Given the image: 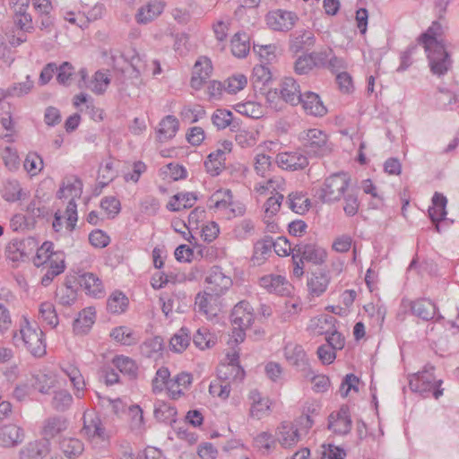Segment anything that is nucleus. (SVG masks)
<instances>
[{"mask_svg":"<svg viewBox=\"0 0 459 459\" xmlns=\"http://www.w3.org/2000/svg\"><path fill=\"white\" fill-rule=\"evenodd\" d=\"M190 341V331L186 327H182L170 338V349L175 352L180 353L187 348Z\"/></svg>","mask_w":459,"mask_h":459,"instance_id":"nucleus-40","label":"nucleus"},{"mask_svg":"<svg viewBox=\"0 0 459 459\" xmlns=\"http://www.w3.org/2000/svg\"><path fill=\"white\" fill-rule=\"evenodd\" d=\"M73 403V396L65 389L54 392L51 405L57 411H65Z\"/></svg>","mask_w":459,"mask_h":459,"instance_id":"nucleus-43","label":"nucleus"},{"mask_svg":"<svg viewBox=\"0 0 459 459\" xmlns=\"http://www.w3.org/2000/svg\"><path fill=\"white\" fill-rule=\"evenodd\" d=\"M110 79L108 77V75L100 71H98L95 73L91 90L96 94H102L106 91Z\"/></svg>","mask_w":459,"mask_h":459,"instance_id":"nucleus-62","label":"nucleus"},{"mask_svg":"<svg viewBox=\"0 0 459 459\" xmlns=\"http://www.w3.org/2000/svg\"><path fill=\"white\" fill-rule=\"evenodd\" d=\"M254 320L253 314L249 311V304L245 301L238 303L230 314V321L234 326L247 328Z\"/></svg>","mask_w":459,"mask_h":459,"instance_id":"nucleus-22","label":"nucleus"},{"mask_svg":"<svg viewBox=\"0 0 459 459\" xmlns=\"http://www.w3.org/2000/svg\"><path fill=\"white\" fill-rule=\"evenodd\" d=\"M324 260H315L314 267L310 269L307 286L308 293L313 297L321 296L327 289L330 278L320 265Z\"/></svg>","mask_w":459,"mask_h":459,"instance_id":"nucleus-7","label":"nucleus"},{"mask_svg":"<svg viewBox=\"0 0 459 459\" xmlns=\"http://www.w3.org/2000/svg\"><path fill=\"white\" fill-rule=\"evenodd\" d=\"M37 261L34 260V265L40 268L41 272L46 271L40 281L44 287L48 286L53 279L61 274L65 269V260H43L39 263H37Z\"/></svg>","mask_w":459,"mask_h":459,"instance_id":"nucleus-15","label":"nucleus"},{"mask_svg":"<svg viewBox=\"0 0 459 459\" xmlns=\"http://www.w3.org/2000/svg\"><path fill=\"white\" fill-rule=\"evenodd\" d=\"M13 341L15 346L25 347L34 357L41 358L47 352L43 331L31 325L27 319H24L19 332L13 333Z\"/></svg>","mask_w":459,"mask_h":459,"instance_id":"nucleus-1","label":"nucleus"},{"mask_svg":"<svg viewBox=\"0 0 459 459\" xmlns=\"http://www.w3.org/2000/svg\"><path fill=\"white\" fill-rule=\"evenodd\" d=\"M249 399L252 401L250 415L253 418L261 419L270 411L269 400L262 397L257 390H252L249 394Z\"/></svg>","mask_w":459,"mask_h":459,"instance_id":"nucleus-31","label":"nucleus"},{"mask_svg":"<svg viewBox=\"0 0 459 459\" xmlns=\"http://www.w3.org/2000/svg\"><path fill=\"white\" fill-rule=\"evenodd\" d=\"M275 439L269 432H261L254 438V445L259 449H264V453H269L272 447L275 446Z\"/></svg>","mask_w":459,"mask_h":459,"instance_id":"nucleus-61","label":"nucleus"},{"mask_svg":"<svg viewBox=\"0 0 459 459\" xmlns=\"http://www.w3.org/2000/svg\"><path fill=\"white\" fill-rule=\"evenodd\" d=\"M16 250L20 253L21 258H28L34 255L37 250V241L34 238H27L15 244Z\"/></svg>","mask_w":459,"mask_h":459,"instance_id":"nucleus-51","label":"nucleus"},{"mask_svg":"<svg viewBox=\"0 0 459 459\" xmlns=\"http://www.w3.org/2000/svg\"><path fill=\"white\" fill-rule=\"evenodd\" d=\"M446 197L440 193L436 192L432 196V206L429 208V215L434 223L443 221L446 215ZM436 230L439 232V225L436 224Z\"/></svg>","mask_w":459,"mask_h":459,"instance_id":"nucleus-25","label":"nucleus"},{"mask_svg":"<svg viewBox=\"0 0 459 459\" xmlns=\"http://www.w3.org/2000/svg\"><path fill=\"white\" fill-rule=\"evenodd\" d=\"M33 88V81L30 80V75L26 77V81L22 82L13 83L8 87L7 94L11 97L20 98L27 95Z\"/></svg>","mask_w":459,"mask_h":459,"instance_id":"nucleus-55","label":"nucleus"},{"mask_svg":"<svg viewBox=\"0 0 459 459\" xmlns=\"http://www.w3.org/2000/svg\"><path fill=\"white\" fill-rule=\"evenodd\" d=\"M247 83V79L244 74H234L225 81L226 91L231 94L236 93L244 89Z\"/></svg>","mask_w":459,"mask_h":459,"instance_id":"nucleus-59","label":"nucleus"},{"mask_svg":"<svg viewBox=\"0 0 459 459\" xmlns=\"http://www.w3.org/2000/svg\"><path fill=\"white\" fill-rule=\"evenodd\" d=\"M30 382L31 387L41 394H48L53 385L52 379L45 374L32 376Z\"/></svg>","mask_w":459,"mask_h":459,"instance_id":"nucleus-58","label":"nucleus"},{"mask_svg":"<svg viewBox=\"0 0 459 459\" xmlns=\"http://www.w3.org/2000/svg\"><path fill=\"white\" fill-rule=\"evenodd\" d=\"M297 21V14L290 11L276 10L269 13L266 16L267 25L276 31L290 30Z\"/></svg>","mask_w":459,"mask_h":459,"instance_id":"nucleus-9","label":"nucleus"},{"mask_svg":"<svg viewBox=\"0 0 459 459\" xmlns=\"http://www.w3.org/2000/svg\"><path fill=\"white\" fill-rule=\"evenodd\" d=\"M128 306V299L122 291L113 292L108 299V310L113 314L124 312Z\"/></svg>","mask_w":459,"mask_h":459,"instance_id":"nucleus-42","label":"nucleus"},{"mask_svg":"<svg viewBox=\"0 0 459 459\" xmlns=\"http://www.w3.org/2000/svg\"><path fill=\"white\" fill-rule=\"evenodd\" d=\"M60 449L67 458L74 459L83 452L84 446L77 438H64L60 442Z\"/></svg>","mask_w":459,"mask_h":459,"instance_id":"nucleus-41","label":"nucleus"},{"mask_svg":"<svg viewBox=\"0 0 459 459\" xmlns=\"http://www.w3.org/2000/svg\"><path fill=\"white\" fill-rule=\"evenodd\" d=\"M194 344L200 350L211 348L215 344L213 335L207 328H199L193 336Z\"/></svg>","mask_w":459,"mask_h":459,"instance_id":"nucleus-45","label":"nucleus"},{"mask_svg":"<svg viewBox=\"0 0 459 459\" xmlns=\"http://www.w3.org/2000/svg\"><path fill=\"white\" fill-rule=\"evenodd\" d=\"M130 65L135 73V77L140 76L147 70V60L144 54L141 55L134 50V55L131 56Z\"/></svg>","mask_w":459,"mask_h":459,"instance_id":"nucleus-63","label":"nucleus"},{"mask_svg":"<svg viewBox=\"0 0 459 459\" xmlns=\"http://www.w3.org/2000/svg\"><path fill=\"white\" fill-rule=\"evenodd\" d=\"M233 114L224 108H218L212 115V122L219 130L225 129L232 123Z\"/></svg>","mask_w":459,"mask_h":459,"instance_id":"nucleus-50","label":"nucleus"},{"mask_svg":"<svg viewBox=\"0 0 459 459\" xmlns=\"http://www.w3.org/2000/svg\"><path fill=\"white\" fill-rule=\"evenodd\" d=\"M163 349V339L160 336H154L146 340L141 346L142 353L151 358Z\"/></svg>","mask_w":459,"mask_h":459,"instance_id":"nucleus-53","label":"nucleus"},{"mask_svg":"<svg viewBox=\"0 0 459 459\" xmlns=\"http://www.w3.org/2000/svg\"><path fill=\"white\" fill-rule=\"evenodd\" d=\"M435 106L441 110H453L459 103V90L438 87L434 95Z\"/></svg>","mask_w":459,"mask_h":459,"instance_id":"nucleus-16","label":"nucleus"},{"mask_svg":"<svg viewBox=\"0 0 459 459\" xmlns=\"http://www.w3.org/2000/svg\"><path fill=\"white\" fill-rule=\"evenodd\" d=\"M328 69L336 75V82L341 89L344 87V72L342 71L343 67V61L334 55L331 57L327 64Z\"/></svg>","mask_w":459,"mask_h":459,"instance_id":"nucleus-57","label":"nucleus"},{"mask_svg":"<svg viewBox=\"0 0 459 459\" xmlns=\"http://www.w3.org/2000/svg\"><path fill=\"white\" fill-rule=\"evenodd\" d=\"M231 52L233 56L242 58L250 50L249 36L245 32H238L231 39Z\"/></svg>","mask_w":459,"mask_h":459,"instance_id":"nucleus-36","label":"nucleus"},{"mask_svg":"<svg viewBox=\"0 0 459 459\" xmlns=\"http://www.w3.org/2000/svg\"><path fill=\"white\" fill-rule=\"evenodd\" d=\"M344 194V173H333L325 179L323 186L315 190L314 196L322 203L339 201Z\"/></svg>","mask_w":459,"mask_h":459,"instance_id":"nucleus-3","label":"nucleus"},{"mask_svg":"<svg viewBox=\"0 0 459 459\" xmlns=\"http://www.w3.org/2000/svg\"><path fill=\"white\" fill-rule=\"evenodd\" d=\"M296 247L294 250L299 258H325L327 255L325 249L315 243L299 244Z\"/></svg>","mask_w":459,"mask_h":459,"instance_id":"nucleus-38","label":"nucleus"},{"mask_svg":"<svg viewBox=\"0 0 459 459\" xmlns=\"http://www.w3.org/2000/svg\"><path fill=\"white\" fill-rule=\"evenodd\" d=\"M114 366L129 379H135L138 376V366L129 357L116 356L113 359Z\"/></svg>","mask_w":459,"mask_h":459,"instance_id":"nucleus-33","label":"nucleus"},{"mask_svg":"<svg viewBox=\"0 0 459 459\" xmlns=\"http://www.w3.org/2000/svg\"><path fill=\"white\" fill-rule=\"evenodd\" d=\"M236 110L241 115L251 118H260L264 115L262 105L255 101L239 103L237 105Z\"/></svg>","mask_w":459,"mask_h":459,"instance_id":"nucleus-44","label":"nucleus"},{"mask_svg":"<svg viewBox=\"0 0 459 459\" xmlns=\"http://www.w3.org/2000/svg\"><path fill=\"white\" fill-rule=\"evenodd\" d=\"M280 95L283 101L292 106L299 104L301 91L299 84L292 77H285L280 84Z\"/></svg>","mask_w":459,"mask_h":459,"instance_id":"nucleus-17","label":"nucleus"},{"mask_svg":"<svg viewBox=\"0 0 459 459\" xmlns=\"http://www.w3.org/2000/svg\"><path fill=\"white\" fill-rule=\"evenodd\" d=\"M39 316L47 325L56 327L58 325V316L55 307L50 302H43L39 306Z\"/></svg>","mask_w":459,"mask_h":459,"instance_id":"nucleus-47","label":"nucleus"},{"mask_svg":"<svg viewBox=\"0 0 459 459\" xmlns=\"http://www.w3.org/2000/svg\"><path fill=\"white\" fill-rule=\"evenodd\" d=\"M206 290L210 292L217 293L220 296L224 295L232 286V280L226 275L220 266H213L206 276Z\"/></svg>","mask_w":459,"mask_h":459,"instance_id":"nucleus-8","label":"nucleus"},{"mask_svg":"<svg viewBox=\"0 0 459 459\" xmlns=\"http://www.w3.org/2000/svg\"><path fill=\"white\" fill-rule=\"evenodd\" d=\"M24 169L31 176L38 175L43 169V160L36 152H29L23 162Z\"/></svg>","mask_w":459,"mask_h":459,"instance_id":"nucleus-48","label":"nucleus"},{"mask_svg":"<svg viewBox=\"0 0 459 459\" xmlns=\"http://www.w3.org/2000/svg\"><path fill=\"white\" fill-rule=\"evenodd\" d=\"M116 177V172L113 169V163L107 162L99 169L98 184L100 187L107 186Z\"/></svg>","mask_w":459,"mask_h":459,"instance_id":"nucleus-60","label":"nucleus"},{"mask_svg":"<svg viewBox=\"0 0 459 459\" xmlns=\"http://www.w3.org/2000/svg\"><path fill=\"white\" fill-rule=\"evenodd\" d=\"M259 285L269 293L279 296H290L293 289L285 277L274 274L261 277L259 279Z\"/></svg>","mask_w":459,"mask_h":459,"instance_id":"nucleus-10","label":"nucleus"},{"mask_svg":"<svg viewBox=\"0 0 459 459\" xmlns=\"http://www.w3.org/2000/svg\"><path fill=\"white\" fill-rule=\"evenodd\" d=\"M221 296L214 292L204 290L196 295L195 305L196 311L206 316L207 319H212L221 309Z\"/></svg>","mask_w":459,"mask_h":459,"instance_id":"nucleus-6","label":"nucleus"},{"mask_svg":"<svg viewBox=\"0 0 459 459\" xmlns=\"http://www.w3.org/2000/svg\"><path fill=\"white\" fill-rule=\"evenodd\" d=\"M284 355L290 364L299 370L307 369V359L302 346L289 343L284 348Z\"/></svg>","mask_w":459,"mask_h":459,"instance_id":"nucleus-24","label":"nucleus"},{"mask_svg":"<svg viewBox=\"0 0 459 459\" xmlns=\"http://www.w3.org/2000/svg\"><path fill=\"white\" fill-rule=\"evenodd\" d=\"M279 442L284 447H290L299 440L298 429H294L291 423L283 422L279 428Z\"/></svg>","mask_w":459,"mask_h":459,"instance_id":"nucleus-37","label":"nucleus"},{"mask_svg":"<svg viewBox=\"0 0 459 459\" xmlns=\"http://www.w3.org/2000/svg\"><path fill=\"white\" fill-rule=\"evenodd\" d=\"M425 52L427 53L429 65L433 74L440 77L451 69L453 61L445 46L425 49Z\"/></svg>","mask_w":459,"mask_h":459,"instance_id":"nucleus-5","label":"nucleus"},{"mask_svg":"<svg viewBox=\"0 0 459 459\" xmlns=\"http://www.w3.org/2000/svg\"><path fill=\"white\" fill-rule=\"evenodd\" d=\"M210 201L213 203L210 208L227 209L232 204L231 191L229 189L217 191L212 195Z\"/></svg>","mask_w":459,"mask_h":459,"instance_id":"nucleus-49","label":"nucleus"},{"mask_svg":"<svg viewBox=\"0 0 459 459\" xmlns=\"http://www.w3.org/2000/svg\"><path fill=\"white\" fill-rule=\"evenodd\" d=\"M110 336L124 345L131 346L139 341L135 332L126 326H118L112 330Z\"/></svg>","mask_w":459,"mask_h":459,"instance_id":"nucleus-39","label":"nucleus"},{"mask_svg":"<svg viewBox=\"0 0 459 459\" xmlns=\"http://www.w3.org/2000/svg\"><path fill=\"white\" fill-rule=\"evenodd\" d=\"M50 452V442L48 440H36L28 443L20 451L21 459H42Z\"/></svg>","mask_w":459,"mask_h":459,"instance_id":"nucleus-19","label":"nucleus"},{"mask_svg":"<svg viewBox=\"0 0 459 459\" xmlns=\"http://www.w3.org/2000/svg\"><path fill=\"white\" fill-rule=\"evenodd\" d=\"M74 66L69 62H64L59 66L56 65V80L60 84L66 85L74 74Z\"/></svg>","mask_w":459,"mask_h":459,"instance_id":"nucleus-64","label":"nucleus"},{"mask_svg":"<svg viewBox=\"0 0 459 459\" xmlns=\"http://www.w3.org/2000/svg\"><path fill=\"white\" fill-rule=\"evenodd\" d=\"M179 128V123L176 117L168 115L161 119L157 130V138L160 142H166L173 138Z\"/></svg>","mask_w":459,"mask_h":459,"instance_id":"nucleus-27","label":"nucleus"},{"mask_svg":"<svg viewBox=\"0 0 459 459\" xmlns=\"http://www.w3.org/2000/svg\"><path fill=\"white\" fill-rule=\"evenodd\" d=\"M434 370L435 367L428 364L421 371L414 374L409 380L411 390L419 393L423 397L432 394L438 399L443 395V389L440 387L442 380L435 379Z\"/></svg>","mask_w":459,"mask_h":459,"instance_id":"nucleus-2","label":"nucleus"},{"mask_svg":"<svg viewBox=\"0 0 459 459\" xmlns=\"http://www.w3.org/2000/svg\"><path fill=\"white\" fill-rule=\"evenodd\" d=\"M154 417L159 421L172 424L176 422L177 410L175 407L162 401H158L154 404Z\"/></svg>","mask_w":459,"mask_h":459,"instance_id":"nucleus-35","label":"nucleus"},{"mask_svg":"<svg viewBox=\"0 0 459 459\" xmlns=\"http://www.w3.org/2000/svg\"><path fill=\"white\" fill-rule=\"evenodd\" d=\"M288 207L298 214H304L311 206L310 200L302 192H291L286 201Z\"/></svg>","mask_w":459,"mask_h":459,"instance_id":"nucleus-32","label":"nucleus"},{"mask_svg":"<svg viewBox=\"0 0 459 459\" xmlns=\"http://www.w3.org/2000/svg\"><path fill=\"white\" fill-rule=\"evenodd\" d=\"M193 381L191 374L181 372L168 383L169 395L173 400H178L184 395V389H187Z\"/></svg>","mask_w":459,"mask_h":459,"instance_id":"nucleus-21","label":"nucleus"},{"mask_svg":"<svg viewBox=\"0 0 459 459\" xmlns=\"http://www.w3.org/2000/svg\"><path fill=\"white\" fill-rule=\"evenodd\" d=\"M299 138L308 153L324 156L331 152L327 144V135L320 129L312 128L303 131Z\"/></svg>","mask_w":459,"mask_h":459,"instance_id":"nucleus-4","label":"nucleus"},{"mask_svg":"<svg viewBox=\"0 0 459 459\" xmlns=\"http://www.w3.org/2000/svg\"><path fill=\"white\" fill-rule=\"evenodd\" d=\"M254 84L256 87L258 83L265 85L272 80V73L266 65H257L253 69Z\"/></svg>","mask_w":459,"mask_h":459,"instance_id":"nucleus-56","label":"nucleus"},{"mask_svg":"<svg viewBox=\"0 0 459 459\" xmlns=\"http://www.w3.org/2000/svg\"><path fill=\"white\" fill-rule=\"evenodd\" d=\"M276 163L282 169L294 171L306 168L308 165V160L301 152L294 151L278 153Z\"/></svg>","mask_w":459,"mask_h":459,"instance_id":"nucleus-12","label":"nucleus"},{"mask_svg":"<svg viewBox=\"0 0 459 459\" xmlns=\"http://www.w3.org/2000/svg\"><path fill=\"white\" fill-rule=\"evenodd\" d=\"M442 35V25L438 22H433L427 31L420 37L419 41L424 49H432V48L445 46Z\"/></svg>","mask_w":459,"mask_h":459,"instance_id":"nucleus-20","label":"nucleus"},{"mask_svg":"<svg viewBox=\"0 0 459 459\" xmlns=\"http://www.w3.org/2000/svg\"><path fill=\"white\" fill-rule=\"evenodd\" d=\"M411 310L414 316L424 321H429L434 318L436 321H440L443 319L441 315H437V317H435L437 315V307L429 299H418L411 301Z\"/></svg>","mask_w":459,"mask_h":459,"instance_id":"nucleus-13","label":"nucleus"},{"mask_svg":"<svg viewBox=\"0 0 459 459\" xmlns=\"http://www.w3.org/2000/svg\"><path fill=\"white\" fill-rule=\"evenodd\" d=\"M24 431L14 424L4 425L0 428V446L3 447H14L22 443Z\"/></svg>","mask_w":459,"mask_h":459,"instance_id":"nucleus-18","label":"nucleus"},{"mask_svg":"<svg viewBox=\"0 0 459 459\" xmlns=\"http://www.w3.org/2000/svg\"><path fill=\"white\" fill-rule=\"evenodd\" d=\"M303 108L311 116L323 117L326 114V108L323 104L320 97L312 91H306L301 95L300 102Z\"/></svg>","mask_w":459,"mask_h":459,"instance_id":"nucleus-23","label":"nucleus"},{"mask_svg":"<svg viewBox=\"0 0 459 459\" xmlns=\"http://www.w3.org/2000/svg\"><path fill=\"white\" fill-rule=\"evenodd\" d=\"M95 311L91 307L83 309L74 321L73 330L76 334H85L94 324Z\"/></svg>","mask_w":459,"mask_h":459,"instance_id":"nucleus-29","label":"nucleus"},{"mask_svg":"<svg viewBox=\"0 0 459 459\" xmlns=\"http://www.w3.org/2000/svg\"><path fill=\"white\" fill-rule=\"evenodd\" d=\"M212 72V65L210 58L201 56L195 62L193 68V75L191 78V87L199 90L206 80L211 76Z\"/></svg>","mask_w":459,"mask_h":459,"instance_id":"nucleus-14","label":"nucleus"},{"mask_svg":"<svg viewBox=\"0 0 459 459\" xmlns=\"http://www.w3.org/2000/svg\"><path fill=\"white\" fill-rule=\"evenodd\" d=\"M163 11V4L159 1L148 3L142 6L136 14L138 23L146 24L158 17Z\"/></svg>","mask_w":459,"mask_h":459,"instance_id":"nucleus-30","label":"nucleus"},{"mask_svg":"<svg viewBox=\"0 0 459 459\" xmlns=\"http://www.w3.org/2000/svg\"><path fill=\"white\" fill-rule=\"evenodd\" d=\"M170 372L168 368L161 367L156 372L155 377L152 380V392L155 394L163 391L164 387L168 389V383L169 382Z\"/></svg>","mask_w":459,"mask_h":459,"instance_id":"nucleus-52","label":"nucleus"},{"mask_svg":"<svg viewBox=\"0 0 459 459\" xmlns=\"http://www.w3.org/2000/svg\"><path fill=\"white\" fill-rule=\"evenodd\" d=\"M82 430L91 437L105 438V429L99 416L94 413L83 414Z\"/></svg>","mask_w":459,"mask_h":459,"instance_id":"nucleus-28","label":"nucleus"},{"mask_svg":"<svg viewBox=\"0 0 459 459\" xmlns=\"http://www.w3.org/2000/svg\"><path fill=\"white\" fill-rule=\"evenodd\" d=\"M67 429V420L62 416L48 418L42 427L41 434L44 440H49Z\"/></svg>","mask_w":459,"mask_h":459,"instance_id":"nucleus-26","label":"nucleus"},{"mask_svg":"<svg viewBox=\"0 0 459 459\" xmlns=\"http://www.w3.org/2000/svg\"><path fill=\"white\" fill-rule=\"evenodd\" d=\"M315 39L310 31H303L297 35L291 41L290 48L294 52H299L306 47H310L314 44Z\"/></svg>","mask_w":459,"mask_h":459,"instance_id":"nucleus-54","label":"nucleus"},{"mask_svg":"<svg viewBox=\"0 0 459 459\" xmlns=\"http://www.w3.org/2000/svg\"><path fill=\"white\" fill-rule=\"evenodd\" d=\"M78 284L88 296L101 299L105 296V289L102 281L92 273L78 271Z\"/></svg>","mask_w":459,"mask_h":459,"instance_id":"nucleus-11","label":"nucleus"},{"mask_svg":"<svg viewBox=\"0 0 459 459\" xmlns=\"http://www.w3.org/2000/svg\"><path fill=\"white\" fill-rule=\"evenodd\" d=\"M336 319L333 316L322 315L311 320L310 327L318 335L326 336L335 328Z\"/></svg>","mask_w":459,"mask_h":459,"instance_id":"nucleus-34","label":"nucleus"},{"mask_svg":"<svg viewBox=\"0 0 459 459\" xmlns=\"http://www.w3.org/2000/svg\"><path fill=\"white\" fill-rule=\"evenodd\" d=\"M22 189L17 180H7L4 185L3 198L7 202H16L22 198Z\"/></svg>","mask_w":459,"mask_h":459,"instance_id":"nucleus-46","label":"nucleus"}]
</instances>
